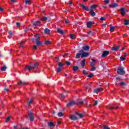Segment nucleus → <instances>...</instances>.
Instances as JSON below:
<instances>
[{"label":"nucleus","instance_id":"25","mask_svg":"<svg viewBox=\"0 0 129 129\" xmlns=\"http://www.w3.org/2000/svg\"><path fill=\"white\" fill-rule=\"evenodd\" d=\"M25 4L26 5H31L32 4V2H31V0H26Z\"/></svg>","mask_w":129,"mask_h":129},{"label":"nucleus","instance_id":"7","mask_svg":"<svg viewBox=\"0 0 129 129\" xmlns=\"http://www.w3.org/2000/svg\"><path fill=\"white\" fill-rule=\"evenodd\" d=\"M108 54H109V51H104L103 52V53L102 54V58H104V57H106V56H107V55H108Z\"/></svg>","mask_w":129,"mask_h":129},{"label":"nucleus","instance_id":"23","mask_svg":"<svg viewBox=\"0 0 129 129\" xmlns=\"http://www.w3.org/2000/svg\"><path fill=\"white\" fill-rule=\"evenodd\" d=\"M81 56H82V54L81 53H77V55H76V58L79 59V58H80Z\"/></svg>","mask_w":129,"mask_h":129},{"label":"nucleus","instance_id":"41","mask_svg":"<svg viewBox=\"0 0 129 129\" xmlns=\"http://www.w3.org/2000/svg\"><path fill=\"white\" fill-rule=\"evenodd\" d=\"M41 21H47V17H42V18L41 19Z\"/></svg>","mask_w":129,"mask_h":129},{"label":"nucleus","instance_id":"12","mask_svg":"<svg viewBox=\"0 0 129 129\" xmlns=\"http://www.w3.org/2000/svg\"><path fill=\"white\" fill-rule=\"evenodd\" d=\"M81 55V58H84V57H87L88 56L89 54L87 52H82Z\"/></svg>","mask_w":129,"mask_h":129},{"label":"nucleus","instance_id":"1","mask_svg":"<svg viewBox=\"0 0 129 129\" xmlns=\"http://www.w3.org/2000/svg\"><path fill=\"white\" fill-rule=\"evenodd\" d=\"M98 7L97 5H93L91 6L90 9V15H91V17H95L96 14L94 12V10L96 9Z\"/></svg>","mask_w":129,"mask_h":129},{"label":"nucleus","instance_id":"5","mask_svg":"<svg viewBox=\"0 0 129 129\" xmlns=\"http://www.w3.org/2000/svg\"><path fill=\"white\" fill-rule=\"evenodd\" d=\"M120 11L121 15L122 17H123V16H124V15H125V12H127V10H126L125 8H121Z\"/></svg>","mask_w":129,"mask_h":129},{"label":"nucleus","instance_id":"17","mask_svg":"<svg viewBox=\"0 0 129 129\" xmlns=\"http://www.w3.org/2000/svg\"><path fill=\"white\" fill-rule=\"evenodd\" d=\"M118 5L116 3H112L109 5L110 8H116Z\"/></svg>","mask_w":129,"mask_h":129},{"label":"nucleus","instance_id":"13","mask_svg":"<svg viewBox=\"0 0 129 129\" xmlns=\"http://www.w3.org/2000/svg\"><path fill=\"white\" fill-rule=\"evenodd\" d=\"M81 8H82V9L85 10V11H89V9L88 8V7L84 6V5H81Z\"/></svg>","mask_w":129,"mask_h":129},{"label":"nucleus","instance_id":"16","mask_svg":"<svg viewBox=\"0 0 129 129\" xmlns=\"http://www.w3.org/2000/svg\"><path fill=\"white\" fill-rule=\"evenodd\" d=\"M92 25H93V23H92L91 21H90L87 23V26L88 28H91V27H92Z\"/></svg>","mask_w":129,"mask_h":129},{"label":"nucleus","instance_id":"46","mask_svg":"<svg viewBox=\"0 0 129 129\" xmlns=\"http://www.w3.org/2000/svg\"><path fill=\"white\" fill-rule=\"evenodd\" d=\"M83 74H84L85 75H87V74H88V73L86 72V71H83Z\"/></svg>","mask_w":129,"mask_h":129},{"label":"nucleus","instance_id":"61","mask_svg":"<svg viewBox=\"0 0 129 129\" xmlns=\"http://www.w3.org/2000/svg\"><path fill=\"white\" fill-rule=\"evenodd\" d=\"M5 90H6V91H7V92H9V91H10V90L9 89H7V88H5Z\"/></svg>","mask_w":129,"mask_h":129},{"label":"nucleus","instance_id":"52","mask_svg":"<svg viewBox=\"0 0 129 129\" xmlns=\"http://www.w3.org/2000/svg\"><path fill=\"white\" fill-rule=\"evenodd\" d=\"M66 63L67 65H68V66L71 65V63H70V62H69V61H66Z\"/></svg>","mask_w":129,"mask_h":129},{"label":"nucleus","instance_id":"35","mask_svg":"<svg viewBox=\"0 0 129 129\" xmlns=\"http://www.w3.org/2000/svg\"><path fill=\"white\" fill-rule=\"evenodd\" d=\"M62 68H61V67L58 68L57 69L56 72L57 73L61 72V71H62Z\"/></svg>","mask_w":129,"mask_h":129},{"label":"nucleus","instance_id":"31","mask_svg":"<svg viewBox=\"0 0 129 129\" xmlns=\"http://www.w3.org/2000/svg\"><path fill=\"white\" fill-rule=\"evenodd\" d=\"M33 101H34V99L32 98V99L28 102V105H30V104H32V103H33Z\"/></svg>","mask_w":129,"mask_h":129},{"label":"nucleus","instance_id":"26","mask_svg":"<svg viewBox=\"0 0 129 129\" xmlns=\"http://www.w3.org/2000/svg\"><path fill=\"white\" fill-rule=\"evenodd\" d=\"M117 108H118V106H116V107H108V109H110V110H112V109H117Z\"/></svg>","mask_w":129,"mask_h":129},{"label":"nucleus","instance_id":"34","mask_svg":"<svg viewBox=\"0 0 129 129\" xmlns=\"http://www.w3.org/2000/svg\"><path fill=\"white\" fill-rule=\"evenodd\" d=\"M110 32H114V27L111 26L110 27Z\"/></svg>","mask_w":129,"mask_h":129},{"label":"nucleus","instance_id":"47","mask_svg":"<svg viewBox=\"0 0 129 129\" xmlns=\"http://www.w3.org/2000/svg\"><path fill=\"white\" fill-rule=\"evenodd\" d=\"M24 43H25V42L22 41V42L20 43V46L23 47H24Z\"/></svg>","mask_w":129,"mask_h":129},{"label":"nucleus","instance_id":"22","mask_svg":"<svg viewBox=\"0 0 129 129\" xmlns=\"http://www.w3.org/2000/svg\"><path fill=\"white\" fill-rule=\"evenodd\" d=\"M36 42L37 46H41V45H42V42L39 41V40L36 39Z\"/></svg>","mask_w":129,"mask_h":129},{"label":"nucleus","instance_id":"32","mask_svg":"<svg viewBox=\"0 0 129 129\" xmlns=\"http://www.w3.org/2000/svg\"><path fill=\"white\" fill-rule=\"evenodd\" d=\"M48 126H55L54 125V123H53L52 122H48Z\"/></svg>","mask_w":129,"mask_h":129},{"label":"nucleus","instance_id":"43","mask_svg":"<svg viewBox=\"0 0 129 129\" xmlns=\"http://www.w3.org/2000/svg\"><path fill=\"white\" fill-rule=\"evenodd\" d=\"M90 66H92V67H94V66H95V63H94V62H91Z\"/></svg>","mask_w":129,"mask_h":129},{"label":"nucleus","instance_id":"53","mask_svg":"<svg viewBox=\"0 0 129 129\" xmlns=\"http://www.w3.org/2000/svg\"><path fill=\"white\" fill-rule=\"evenodd\" d=\"M9 34L11 35V36H13V35H14V33L12 31H9Z\"/></svg>","mask_w":129,"mask_h":129},{"label":"nucleus","instance_id":"11","mask_svg":"<svg viewBox=\"0 0 129 129\" xmlns=\"http://www.w3.org/2000/svg\"><path fill=\"white\" fill-rule=\"evenodd\" d=\"M57 33L60 34V35H64V31L63 30L61 29L60 28L57 29Z\"/></svg>","mask_w":129,"mask_h":129},{"label":"nucleus","instance_id":"44","mask_svg":"<svg viewBox=\"0 0 129 129\" xmlns=\"http://www.w3.org/2000/svg\"><path fill=\"white\" fill-rule=\"evenodd\" d=\"M50 42L49 41H48V40H47V41H46L45 42V44H46V45H49V44H50Z\"/></svg>","mask_w":129,"mask_h":129},{"label":"nucleus","instance_id":"8","mask_svg":"<svg viewBox=\"0 0 129 129\" xmlns=\"http://www.w3.org/2000/svg\"><path fill=\"white\" fill-rule=\"evenodd\" d=\"M18 85H28L29 84V82H22L20 81L18 83Z\"/></svg>","mask_w":129,"mask_h":129},{"label":"nucleus","instance_id":"38","mask_svg":"<svg viewBox=\"0 0 129 129\" xmlns=\"http://www.w3.org/2000/svg\"><path fill=\"white\" fill-rule=\"evenodd\" d=\"M96 70V68L94 67H92V69L90 70V71H95Z\"/></svg>","mask_w":129,"mask_h":129},{"label":"nucleus","instance_id":"36","mask_svg":"<svg viewBox=\"0 0 129 129\" xmlns=\"http://www.w3.org/2000/svg\"><path fill=\"white\" fill-rule=\"evenodd\" d=\"M73 71H77V70H78V67L77 66H74L73 67Z\"/></svg>","mask_w":129,"mask_h":129},{"label":"nucleus","instance_id":"14","mask_svg":"<svg viewBox=\"0 0 129 129\" xmlns=\"http://www.w3.org/2000/svg\"><path fill=\"white\" fill-rule=\"evenodd\" d=\"M40 25H41V21H37L35 23H33V25H34L35 27L40 26Z\"/></svg>","mask_w":129,"mask_h":129},{"label":"nucleus","instance_id":"60","mask_svg":"<svg viewBox=\"0 0 129 129\" xmlns=\"http://www.w3.org/2000/svg\"><path fill=\"white\" fill-rule=\"evenodd\" d=\"M16 25H17V27H20V23L17 22V23H16Z\"/></svg>","mask_w":129,"mask_h":129},{"label":"nucleus","instance_id":"49","mask_svg":"<svg viewBox=\"0 0 129 129\" xmlns=\"http://www.w3.org/2000/svg\"><path fill=\"white\" fill-rule=\"evenodd\" d=\"M33 48L34 50H37V49H38V46L37 45H33Z\"/></svg>","mask_w":129,"mask_h":129},{"label":"nucleus","instance_id":"58","mask_svg":"<svg viewBox=\"0 0 129 129\" xmlns=\"http://www.w3.org/2000/svg\"><path fill=\"white\" fill-rule=\"evenodd\" d=\"M92 61L93 63H95L96 62V60L94 59H92Z\"/></svg>","mask_w":129,"mask_h":129},{"label":"nucleus","instance_id":"30","mask_svg":"<svg viewBox=\"0 0 129 129\" xmlns=\"http://www.w3.org/2000/svg\"><path fill=\"white\" fill-rule=\"evenodd\" d=\"M71 39H76V36L74 34H70Z\"/></svg>","mask_w":129,"mask_h":129},{"label":"nucleus","instance_id":"3","mask_svg":"<svg viewBox=\"0 0 129 129\" xmlns=\"http://www.w3.org/2000/svg\"><path fill=\"white\" fill-rule=\"evenodd\" d=\"M117 73L119 75H124L125 74V71H124V68L122 67H120L117 69Z\"/></svg>","mask_w":129,"mask_h":129},{"label":"nucleus","instance_id":"48","mask_svg":"<svg viewBox=\"0 0 129 129\" xmlns=\"http://www.w3.org/2000/svg\"><path fill=\"white\" fill-rule=\"evenodd\" d=\"M11 118V117L10 116H9L8 117H7L6 118V122H8V121H10V119Z\"/></svg>","mask_w":129,"mask_h":129},{"label":"nucleus","instance_id":"62","mask_svg":"<svg viewBox=\"0 0 129 129\" xmlns=\"http://www.w3.org/2000/svg\"><path fill=\"white\" fill-rule=\"evenodd\" d=\"M69 5H70V7H71V6H72V3L70 2Z\"/></svg>","mask_w":129,"mask_h":129},{"label":"nucleus","instance_id":"59","mask_svg":"<svg viewBox=\"0 0 129 129\" xmlns=\"http://www.w3.org/2000/svg\"><path fill=\"white\" fill-rule=\"evenodd\" d=\"M0 12H4V9L2 7H0Z\"/></svg>","mask_w":129,"mask_h":129},{"label":"nucleus","instance_id":"19","mask_svg":"<svg viewBox=\"0 0 129 129\" xmlns=\"http://www.w3.org/2000/svg\"><path fill=\"white\" fill-rule=\"evenodd\" d=\"M85 62H86V60L85 59H83L81 62V65L83 67V68H84V66H85Z\"/></svg>","mask_w":129,"mask_h":129},{"label":"nucleus","instance_id":"40","mask_svg":"<svg viewBox=\"0 0 129 129\" xmlns=\"http://www.w3.org/2000/svg\"><path fill=\"white\" fill-rule=\"evenodd\" d=\"M120 59L121 61H124L125 60V58H124V57L123 56H121L120 57Z\"/></svg>","mask_w":129,"mask_h":129},{"label":"nucleus","instance_id":"57","mask_svg":"<svg viewBox=\"0 0 129 129\" xmlns=\"http://www.w3.org/2000/svg\"><path fill=\"white\" fill-rule=\"evenodd\" d=\"M55 60H56V61H59V58L58 57V56H56V57H55Z\"/></svg>","mask_w":129,"mask_h":129},{"label":"nucleus","instance_id":"15","mask_svg":"<svg viewBox=\"0 0 129 129\" xmlns=\"http://www.w3.org/2000/svg\"><path fill=\"white\" fill-rule=\"evenodd\" d=\"M50 32H51V30L48 28H46L44 30V33L45 34H46L47 35H50Z\"/></svg>","mask_w":129,"mask_h":129},{"label":"nucleus","instance_id":"20","mask_svg":"<svg viewBox=\"0 0 129 129\" xmlns=\"http://www.w3.org/2000/svg\"><path fill=\"white\" fill-rule=\"evenodd\" d=\"M83 50H84V51H88L89 50V46H84L82 47Z\"/></svg>","mask_w":129,"mask_h":129},{"label":"nucleus","instance_id":"27","mask_svg":"<svg viewBox=\"0 0 129 129\" xmlns=\"http://www.w3.org/2000/svg\"><path fill=\"white\" fill-rule=\"evenodd\" d=\"M1 71H6V70H7V67L4 66V67H1Z\"/></svg>","mask_w":129,"mask_h":129},{"label":"nucleus","instance_id":"63","mask_svg":"<svg viewBox=\"0 0 129 129\" xmlns=\"http://www.w3.org/2000/svg\"><path fill=\"white\" fill-rule=\"evenodd\" d=\"M12 3H17V1L16 0H11Z\"/></svg>","mask_w":129,"mask_h":129},{"label":"nucleus","instance_id":"33","mask_svg":"<svg viewBox=\"0 0 129 129\" xmlns=\"http://www.w3.org/2000/svg\"><path fill=\"white\" fill-rule=\"evenodd\" d=\"M35 37L36 38V40H40V35L39 34L35 35Z\"/></svg>","mask_w":129,"mask_h":129},{"label":"nucleus","instance_id":"50","mask_svg":"<svg viewBox=\"0 0 129 129\" xmlns=\"http://www.w3.org/2000/svg\"><path fill=\"white\" fill-rule=\"evenodd\" d=\"M104 3H105V4H109V0H104Z\"/></svg>","mask_w":129,"mask_h":129},{"label":"nucleus","instance_id":"64","mask_svg":"<svg viewBox=\"0 0 129 129\" xmlns=\"http://www.w3.org/2000/svg\"><path fill=\"white\" fill-rule=\"evenodd\" d=\"M21 129H29V128H28V127H22V128H21Z\"/></svg>","mask_w":129,"mask_h":129},{"label":"nucleus","instance_id":"45","mask_svg":"<svg viewBox=\"0 0 129 129\" xmlns=\"http://www.w3.org/2000/svg\"><path fill=\"white\" fill-rule=\"evenodd\" d=\"M88 77H89V78H91V77H93V74H90Z\"/></svg>","mask_w":129,"mask_h":129},{"label":"nucleus","instance_id":"6","mask_svg":"<svg viewBox=\"0 0 129 129\" xmlns=\"http://www.w3.org/2000/svg\"><path fill=\"white\" fill-rule=\"evenodd\" d=\"M28 115L30 117V121H34V114H33L31 112L28 113Z\"/></svg>","mask_w":129,"mask_h":129},{"label":"nucleus","instance_id":"55","mask_svg":"<svg viewBox=\"0 0 129 129\" xmlns=\"http://www.w3.org/2000/svg\"><path fill=\"white\" fill-rule=\"evenodd\" d=\"M97 103H98L97 101H95L94 102V106L97 105Z\"/></svg>","mask_w":129,"mask_h":129},{"label":"nucleus","instance_id":"21","mask_svg":"<svg viewBox=\"0 0 129 129\" xmlns=\"http://www.w3.org/2000/svg\"><path fill=\"white\" fill-rule=\"evenodd\" d=\"M76 104H78V105H82L83 104V101L79 100L78 102H76Z\"/></svg>","mask_w":129,"mask_h":129},{"label":"nucleus","instance_id":"42","mask_svg":"<svg viewBox=\"0 0 129 129\" xmlns=\"http://www.w3.org/2000/svg\"><path fill=\"white\" fill-rule=\"evenodd\" d=\"M103 129H110V127H108V126L104 125Z\"/></svg>","mask_w":129,"mask_h":129},{"label":"nucleus","instance_id":"9","mask_svg":"<svg viewBox=\"0 0 129 129\" xmlns=\"http://www.w3.org/2000/svg\"><path fill=\"white\" fill-rule=\"evenodd\" d=\"M102 90H103L102 88H98L94 90V92L97 93V92H100V91H102Z\"/></svg>","mask_w":129,"mask_h":129},{"label":"nucleus","instance_id":"18","mask_svg":"<svg viewBox=\"0 0 129 129\" xmlns=\"http://www.w3.org/2000/svg\"><path fill=\"white\" fill-rule=\"evenodd\" d=\"M118 49H119V46H116L115 47H112L111 48V50L112 51H117V50H118Z\"/></svg>","mask_w":129,"mask_h":129},{"label":"nucleus","instance_id":"54","mask_svg":"<svg viewBox=\"0 0 129 129\" xmlns=\"http://www.w3.org/2000/svg\"><path fill=\"white\" fill-rule=\"evenodd\" d=\"M70 22V21L69 20H68V19H66V20H65V22H66V24L69 23Z\"/></svg>","mask_w":129,"mask_h":129},{"label":"nucleus","instance_id":"37","mask_svg":"<svg viewBox=\"0 0 129 129\" xmlns=\"http://www.w3.org/2000/svg\"><path fill=\"white\" fill-rule=\"evenodd\" d=\"M119 85L120 86H124L125 85H126V84H125V83L124 82H121L119 84Z\"/></svg>","mask_w":129,"mask_h":129},{"label":"nucleus","instance_id":"4","mask_svg":"<svg viewBox=\"0 0 129 129\" xmlns=\"http://www.w3.org/2000/svg\"><path fill=\"white\" fill-rule=\"evenodd\" d=\"M76 104L75 101H71L67 104V107H70V106H73Z\"/></svg>","mask_w":129,"mask_h":129},{"label":"nucleus","instance_id":"2","mask_svg":"<svg viewBox=\"0 0 129 129\" xmlns=\"http://www.w3.org/2000/svg\"><path fill=\"white\" fill-rule=\"evenodd\" d=\"M38 66H39V64L38 63H35L34 65L32 66H26L25 70H28L30 71V70H32L33 69H36V68H38Z\"/></svg>","mask_w":129,"mask_h":129},{"label":"nucleus","instance_id":"29","mask_svg":"<svg viewBox=\"0 0 129 129\" xmlns=\"http://www.w3.org/2000/svg\"><path fill=\"white\" fill-rule=\"evenodd\" d=\"M76 114H77V115H78V116H80V118L83 117V114H79L78 112H76Z\"/></svg>","mask_w":129,"mask_h":129},{"label":"nucleus","instance_id":"39","mask_svg":"<svg viewBox=\"0 0 129 129\" xmlns=\"http://www.w3.org/2000/svg\"><path fill=\"white\" fill-rule=\"evenodd\" d=\"M63 64L62 63V62H59L58 63V66L59 67H61V68H62L63 66Z\"/></svg>","mask_w":129,"mask_h":129},{"label":"nucleus","instance_id":"28","mask_svg":"<svg viewBox=\"0 0 129 129\" xmlns=\"http://www.w3.org/2000/svg\"><path fill=\"white\" fill-rule=\"evenodd\" d=\"M57 115L58 116H59V117L64 116V114L61 112H59L57 113Z\"/></svg>","mask_w":129,"mask_h":129},{"label":"nucleus","instance_id":"10","mask_svg":"<svg viewBox=\"0 0 129 129\" xmlns=\"http://www.w3.org/2000/svg\"><path fill=\"white\" fill-rule=\"evenodd\" d=\"M70 118L71 120H77V117L75 115H70Z\"/></svg>","mask_w":129,"mask_h":129},{"label":"nucleus","instance_id":"51","mask_svg":"<svg viewBox=\"0 0 129 129\" xmlns=\"http://www.w3.org/2000/svg\"><path fill=\"white\" fill-rule=\"evenodd\" d=\"M100 21H105V20H106V19L105 18H103V17H101L100 19Z\"/></svg>","mask_w":129,"mask_h":129},{"label":"nucleus","instance_id":"24","mask_svg":"<svg viewBox=\"0 0 129 129\" xmlns=\"http://www.w3.org/2000/svg\"><path fill=\"white\" fill-rule=\"evenodd\" d=\"M124 25H125V26H127V25H129V20L125 19Z\"/></svg>","mask_w":129,"mask_h":129},{"label":"nucleus","instance_id":"56","mask_svg":"<svg viewBox=\"0 0 129 129\" xmlns=\"http://www.w3.org/2000/svg\"><path fill=\"white\" fill-rule=\"evenodd\" d=\"M122 56H123V57H126V56H127V54L124 53V54L123 55H122Z\"/></svg>","mask_w":129,"mask_h":129}]
</instances>
